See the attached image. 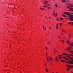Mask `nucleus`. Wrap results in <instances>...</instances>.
I'll list each match as a JSON object with an SVG mask.
<instances>
[{"label": "nucleus", "instance_id": "bb28decb", "mask_svg": "<svg viewBox=\"0 0 73 73\" xmlns=\"http://www.w3.org/2000/svg\"><path fill=\"white\" fill-rule=\"evenodd\" d=\"M43 7H47V6H43Z\"/></svg>", "mask_w": 73, "mask_h": 73}, {"label": "nucleus", "instance_id": "412c9836", "mask_svg": "<svg viewBox=\"0 0 73 73\" xmlns=\"http://www.w3.org/2000/svg\"><path fill=\"white\" fill-rule=\"evenodd\" d=\"M61 31H62V32H64L65 33V32L64 31V30H61Z\"/></svg>", "mask_w": 73, "mask_h": 73}, {"label": "nucleus", "instance_id": "5fc2aeb1", "mask_svg": "<svg viewBox=\"0 0 73 73\" xmlns=\"http://www.w3.org/2000/svg\"><path fill=\"white\" fill-rule=\"evenodd\" d=\"M48 43H49V44H50V42H49L48 41Z\"/></svg>", "mask_w": 73, "mask_h": 73}, {"label": "nucleus", "instance_id": "39448f33", "mask_svg": "<svg viewBox=\"0 0 73 73\" xmlns=\"http://www.w3.org/2000/svg\"><path fill=\"white\" fill-rule=\"evenodd\" d=\"M71 9L68 10V11H73V8H70Z\"/></svg>", "mask_w": 73, "mask_h": 73}, {"label": "nucleus", "instance_id": "393cba45", "mask_svg": "<svg viewBox=\"0 0 73 73\" xmlns=\"http://www.w3.org/2000/svg\"><path fill=\"white\" fill-rule=\"evenodd\" d=\"M60 26L62 25V23H60Z\"/></svg>", "mask_w": 73, "mask_h": 73}, {"label": "nucleus", "instance_id": "7c9ffc66", "mask_svg": "<svg viewBox=\"0 0 73 73\" xmlns=\"http://www.w3.org/2000/svg\"><path fill=\"white\" fill-rule=\"evenodd\" d=\"M67 43H69V42H69V41H67Z\"/></svg>", "mask_w": 73, "mask_h": 73}, {"label": "nucleus", "instance_id": "ddd939ff", "mask_svg": "<svg viewBox=\"0 0 73 73\" xmlns=\"http://www.w3.org/2000/svg\"><path fill=\"white\" fill-rule=\"evenodd\" d=\"M69 48H70V47H68V48H66L67 50H70V49Z\"/></svg>", "mask_w": 73, "mask_h": 73}, {"label": "nucleus", "instance_id": "13d9d810", "mask_svg": "<svg viewBox=\"0 0 73 73\" xmlns=\"http://www.w3.org/2000/svg\"><path fill=\"white\" fill-rule=\"evenodd\" d=\"M58 37H59V38H60V36H58Z\"/></svg>", "mask_w": 73, "mask_h": 73}, {"label": "nucleus", "instance_id": "a19ab883", "mask_svg": "<svg viewBox=\"0 0 73 73\" xmlns=\"http://www.w3.org/2000/svg\"><path fill=\"white\" fill-rule=\"evenodd\" d=\"M46 57H47V60H48V57L47 56Z\"/></svg>", "mask_w": 73, "mask_h": 73}, {"label": "nucleus", "instance_id": "aec40b11", "mask_svg": "<svg viewBox=\"0 0 73 73\" xmlns=\"http://www.w3.org/2000/svg\"><path fill=\"white\" fill-rule=\"evenodd\" d=\"M60 20H64V18H62V17H61L60 18Z\"/></svg>", "mask_w": 73, "mask_h": 73}, {"label": "nucleus", "instance_id": "052dcab7", "mask_svg": "<svg viewBox=\"0 0 73 73\" xmlns=\"http://www.w3.org/2000/svg\"><path fill=\"white\" fill-rule=\"evenodd\" d=\"M68 58H70V56H68Z\"/></svg>", "mask_w": 73, "mask_h": 73}, {"label": "nucleus", "instance_id": "c85d7f7f", "mask_svg": "<svg viewBox=\"0 0 73 73\" xmlns=\"http://www.w3.org/2000/svg\"><path fill=\"white\" fill-rule=\"evenodd\" d=\"M68 37L70 38H71V36H70V35H68Z\"/></svg>", "mask_w": 73, "mask_h": 73}, {"label": "nucleus", "instance_id": "79ce46f5", "mask_svg": "<svg viewBox=\"0 0 73 73\" xmlns=\"http://www.w3.org/2000/svg\"><path fill=\"white\" fill-rule=\"evenodd\" d=\"M45 48H46V49H47V50H48V49L47 48H46V47H45Z\"/></svg>", "mask_w": 73, "mask_h": 73}, {"label": "nucleus", "instance_id": "58836bf2", "mask_svg": "<svg viewBox=\"0 0 73 73\" xmlns=\"http://www.w3.org/2000/svg\"><path fill=\"white\" fill-rule=\"evenodd\" d=\"M70 56H72V57H73V55H72V54L70 55Z\"/></svg>", "mask_w": 73, "mask_h": 73}, {"label": "nucleus", "instance_id": "4d7b16f0", "mask_svg": "<svg viewBox=\"0 0 73 73\" xmlns=\"http://www.w3.org/2000/svg\"><path fill=\"white\" fill-rule=\"evenodd\" d=\"M49 28L50 29H51V28H50V27Z\"/></svg>", "mask_w": 73, "mask_h": 73}, {"label": "nucleus", "instance_id": "1a4fd4ad", "mask_svg": "<svg viewBox=\"0 0 73 73\" xmlns=\"http://www.w3.org/2000/svg\"><path fill=\"white\" fill-rule=\"evenodd\" d=\"M62 54L64 55H67V56H69V54H68L62 53Z\"/></svg>", "mask_w": 73, "mask_h": 73}, {"label": "nucleus", "instance_id": "a18cd8bd", "mask_svg": "<svg viewBox=\"0 0 73 73\" xmlns=\"http://www.w3.org/2000/svg\"><path fill=\"white\" fill-rule=\"evenodd\" d=\"M66 66H69V65H68V64H66Z\"/></svg>", "mask_w": 73, "mask_h": 73}, {"label": "nucleus", "instance_id": "4be33fe9", "mask_svg": "<svg viewBox=\"0 0 73 73\" xmlns=\"http://www.w3.org/2000/svg\"><path fill=\"white\" fill-rule=\"evenodd\" d=\"M71 19L70 20V21H73V18H72L71 19Z\"/></svg>", "mask_w": 73, "mask_h": 73}, {"label": "nucleus", "instance_id": "6e6d98bb", "mask_svg": "<svg viewBox=\"0 0 73 73\" xmlns=\"http://www.w3.org/2000/svg\"><path fill=\"white\" fill-rule=\"evenodd\" d=\"M46 56H47V53L46 52Z\"/></svg>", "mask_w": 73, "mask_h": 73}, {"label": "nucleus", "instance_id": "4468645a", "mask_svg": "<svg viewBox=\"0 0 73 73\" xmlns=\"http://www.w3.org/2000/svg\"><path fill=\"white\" fill-rule=\"evenodd\" d=\"M62 2H66V0H62Z\"/></svg>", "mask_w": 73, "mask_h": 73}, {"label": "nucleus", "instance_id": "72a5a7b5", "mask_svg": "<svg viewBox=\"0 0 73 73\" xmlns=\"http://www.w3.org/2000/svg\"><path fill=\"white\" fill-rule=\"evenodd\" d=\"M48 57H49V59L50 60L51 58H50V56H48Z\"/></svg>", "mask_w": 73, "mask_h": 73}, {"label": "nucleus", "instance_id": "37998d69", "mask_svg": "<svg viewBox=\"0 0 73 73\" xmlns=\"http://www.w3.org/2000/svg\"><path fill=\"white\" fill-rule=\"evenodd\" d=\"M66 70H69V69H67Z\"/></svg>", "mask_w": 73, "mask_h": 73}, {"label": "nucleus", "instance_id": "2f4dec72", "mask_svg": "<svg viewBox=\"0 0 73 73\" xmlns=\"http://www.w3.org/2000/svg\"><path fill=\"white\" fill-rule=\"evenodd\" d=\"M68 23V24H72V22H69Z\"/></svg>", "mask_w": 73, "mask_h": 73}, {"label": "nucleus", "instance_id": "f257e3e1", "mask_svg": "<svg viewBox=\"0 0 73 73\" xmlns=\"http://www.w3.org/2000/svg\"><path fill=\"white\" fill-rule=\"evenodd\" d=\"M64 14H67V15H69L71 14L70 13L67 12H64Z\"/></svg>", "mask_w": 73, "mask_h": 73}, {"label": "nucleus", "instance_id": "f3484780", "mask_svg": "<svg viewBox=\"0 0 73 73\" xmlns=\"http://www.w3.org/2000/svg\"><path fill=\"white\" fill-rule=\"evenodd\" d=\"M62 16H64V17H66V15H62Z\"/></svg>", "mask_w": 73, "mask_h": 73}, {"label": "nucleus", "instance_id": "e433bc0d", "mask_svg": "<svg viewBox=\"0 0 73 73\" xmlns=\"http://www.w3.org/2000/svg\"><path fill=\"white\" fill-rule=\"evenodd\" d=\"M44 30H46V29L44 27Z\"/></svg>", "mask_w": 73, "mask_h": 73}, {"label": "nucleus", "instance_id": "de8ad7c7", "mask_svg": "<svg viewBox=\"0 0 73 73\" xmlns=\"http://www.w3.org/2000/svg\"><path fill=\"white\" fill-rule=\"evenodd\" d=\"M71 60L72 61V62H73V60Z\"/></svg>", "mask_w": 73, "mask_h": 73}, {"label": "nucleus", "instance_id": "9d476101", "mask_svg": "<svg viewBox=\"0 0 73 73\" xmlns=\"http://www.w3.org/2000/svg\"><path fill=\"white\" fill-rule=\"evenodd\" d=\"M46 60H47V62H49V61H50V59H47V58H46Z\"/></svg>", "mask_w": 73, "mask_h": 73}, {"label": "nucleus", "instance_id": "09e8293b", "mask_svg": "<svg viewBox=\"0 0 73 73\" xmlns=\"http://www.w3.org/2000/svg\"><path fill=\"white\" fill-rule=\"evenodd\" d=\"M62 41H63V42H64V41L62 40H61Z\"/></svg>", "mask_w": 73, "mask_h": 73}, {"label": "nucleus", "instance_id": "7ed1b4c3", "mask_svg": "<svg viewBox=\"0 0 73 73\" xmlns=\"http://www.w3.org/2000/svg\"><path fill=\"white\" fill-rule=\"evenodd\" d=\"M68 17H70V18H68V19H72V18H73V17H73V15H68Z\"/></svg>", "mask_w": 73, "mask_h": 73}, {"label": "nucleus", "instance_id": "3c124183", "mask_svg": "<svg viewBox=\"0 0 73 73\" xmlns=\"http://www.w3.org/2000/svg\"><path fill=\"white\" fill-rule=\"evenodd\" d=\"M46 17V19H48V18H47V17Z\"/></svg>", "mask_w": 73, "mask_h": 73}, {"label": "nucleus", "instance_id": "cd10ccee", "mask_svg": "<svg viewBox=\"0 0 73 73\" xmlns=\"http://www.w3.org/2000/svg\"><path fill=\"white\" fill-rule=\"evenodd\" d=\"M63 58H64V59H67V58L65 57H63Z\"/></svg>", "mask_w": 73, "mask_h": 73}, {"label": "nucleus", "instance_id": "8fccbe9b", "mask_svg": "<svg viewBox=\"0 0 73 73\" xmlns=\"http://www.w3.org/2000/svg\"><path fill=\"white\" fill-rule=\"evenodd\" d=\"M66 60H67V61H69V59H66Z\"/></svg>", "mask_w": 73, "mask_h": 73}, {"label": "nucleus", "instance_id": "e2e57ef3", "mask_svg": "<svg viewBox=\"0 0 73 73\" xmlns=\"http://www.w3.org/2000/svg\"><path fill=\"white\" fill-rule=\"evenodd\" d=\"M72 24H73V22H72Z\"/></svg>", "mask_w": 73, "mask_h": 73}, {"label": "nucleus", "instance_id": "603ef678", "mask_svg": "<svg viewBox=\"0 0 73 73\" xmlns=\"http://www.w3.org/2000/svg\"><path fill=\"white\" fill-rule=\"evenodd\" d=\"M54 53H55V49L54 50Z\"/></svg>", "mask_w": 73, "mask_h": 73}, {"label": "nucleus", "instance_id": "864d4df0", "mask_svg": "<svg viewBox=\"0 0 73 73\" xmlns=\"http://www.w3.org/2000/svg\"><path fill=\"white\" fill-rule=\"evenodd\" d=\"M52 58H50V59H51V60H52Z\"/></svg>", "mask_w": 73, "mask_h": 73}, {"label": "nucleus", "instance_id": "bf43d9fd", "mask_svg": "<svg viewBox=\"0 0 73 73\" xmlns=\"http://www.w3.org/2000/svg\"><path fill=\"white\" fill-rule=\"evenodd\" d=\"M43 29H44V26H43Z\"/></svg>", "mask_w": 73, "mask_h": 73}, {"label": "nucleus", "instance_id": "0eeeda50", "mask_svg": "<svg viewBox=\"0 0 73 73\" xmlns=\"http://www.w3.org/2000/svg\"><path fill=\"white\" fill-rule=\"evenodd\" d=\"M40 9H41V10H44V11H45V10H46V9H45L42 8H40Z\"/></svg>", "mask_w": 73, "mask_h": 73}, {"label": "nucleus", "instance_id": "680f3d73", "mask_svg": "<svg viewBox=\"0 0 73 73\" xmlns=\"http://www.w3.org/2000/svg\"><path fill=\"white\" fill-rule=\"evenodd\" d=\"M48 8H50V7H47Z\"/></svg>", "mask_w": 73, "mask_h": 73}, {"label": "nucleus", "instance_id": "20e7f679", "mask_svg": "<svg viewBox=\"0 0 73 73\" xmlns=\"http://www.w3.org/2000/svg\"><path fill=\"white\" fill-rule=\"evenodd\" d=\"M48 3V1H44L43 3V4H45V5H46V4H47Z\"/></svg>", "mask_w": 73, "mask_h": 73}, {"label": "nucleus", "instance_id": "9b49d317", "mask_svg": "<svg viewBox=\"0 0 73 73\" xmlns=\"http://www.w3.org/2000/svg\"><path fill=\"white\" fill-rule=\"evenodd\" d=\"M55 11H54L53 12V14H52L53 16H54L55 15Z\"/></svg>", "mask_w": 73, "mask_h": 73}, {"label": "nucleus", "instance_id": "6e6552de", "mask_svg": "<svg viewBox=\"0 0 73 73\" xmlns=\"http://www.w3.org/2000/svg\"><path fill=\"white\" fill-rule=\"evenodd\" d=\"M69 7L70 8L71 7H73V5H72L71 4V5H70L69 6Z\"/></svg>", "mask_w": 73, "mask_h": 73}, {"label": "nucleus", "instance_id": "dca6fc26", "mask_svg": "<svg viewBox=\"0 0 73 73\" xmlns=\"http://www.w3.org/2000/svg\"><path fill=\"white\" fill-rule=\"evenodd\" d=\"M61 62H64L65 61L64 60H61Z\"/></svg>", "mask_w": 73, "mask_h": 73}, {"label": "nucleus", "instance_id": "0e129e2a", "mask_svg": "<svg viewBox=\"0 0 73 73\" xmlns=\"http://www.w3.org/2000/svg\"><path fill=\"white\" fill-rule=\"evenodd\" d=\"M61 35H63V34L62 33H61Z\"/></svg>", "mask_w": 73, "mask_h": 73}, {"label": "nucleus", "instance_id": "423d86ee", "mask_svg": "<svg viewBox=\"0 0 73 73\" xmlns=\"http://www.w3.org/2000/svg\"><path fill=\"white\" fill-rule=\"evenodd\" d=\"M60 56L61 57H62V55H58V57L59 58H60V59H61V57H60Z\"/></svg>", "mask_w": 73, "mask_h": 73}, {"label": "nucleus", "instance_id": "49530a36", "mask_svg": "<svg viewBox=\"0 0 73 73\" xmlns=\"http://www.w3.org/2000/svg\"><path fill=\"white\" fill-rule=\"evenodd\" d=\"M56 28H57V29H58V26H56Z\"/></svg>", "mask_w": 73, "mask_h": 73}, {"label": "nucleus", "instance_id": "774afa93", "mask_svg": "<svg viewBox=\"0 0 73 73\" xmlns=\"http://www.w3.org/2000/svg\"><path fill=\"white\" fill-rule=\"evenodd\" d=\"M53 0V1H54V0Z\"/></svg>", "mask_w": 73, "mask_h": 73}, {"label": "nucleus", "instance_id": "2eb2a0df", "mask_svg": "<svg viewBox=\"0 0 73 73\" xmlns=\"http://www.w3.org/2000/svg\"><path fill=\"white\" fill-rule=\"evenodd\" d=\"M70 65H68V69H70Z\"/></svg>", "mask_w": 73, "mask_h": 73}, {"label": "nucleus", "instance_id": "c9c22d12", "mask_svg": "<svg viewBox=\"0 0 73 73\" xmlns=\"http://www.w3.org/2000/svg\"><path fill=\"white\" fill-rule=\"evenodd\" d=\"M66 4H67L68 5H71V4L69 3H67Z\"/></svg>", "mask_w": 73, "mask_h": 73}, {"label": "nucleus", "instance_id": "4c0bfd02", "mask_svg": "<svg viewBox=\"0 0 73 73\" xmlns=\"http://www.w3.org/2000/svg\"><path fill=\"white\" fill-rule=\"evenodd\" d=\"M67 8H70L69 7V6H67Z\"/></svg>", "mask_w": 73, "mask_h": 73}, {"label": "nucleus", "instance_id": "c756f323", "mask_svg": "<svg viewBox=\"0 0 73 73\" xmlns=\"http://www.w3.org/2000/svg\"><path fill=\"white\" fill-rule=\"evenodd\" d=\"M57 13H56V15H55V17H57Z\"/></svg>", "mask_w": 73, "mask_h": 73}, {"label": "nucleus", "instance_id": "f8f14e48", "mask_svg": "<svg viewBox=\"0 0 73 73\" xmlns=\"http://www.w3.org/2000/svg\"><path fill=\"white\" fill-rule=\"evenodd\" d=\"M55 60H56L57 61H58V58H57V56H56Z\"/></svg>", "mask_w": 73, "mask_h": 73}, {"label": "nucleus", "instance_id": "6ab92c4d", "mask_svg": "<svg viewBox=\"0 0 73 73\" xmlns=\"http://www.w3.org/2000/svg\"><path fill=\"white\" fill-rule=\"evenodd\" d=\"M57 21H58L59 20V18H57L56 19Z\"/></svg>", "mask_w": 73, "mask_h": 73}, {"label": "nucleus", "instance_id": "473e14b6", "mask_svg": "<svg viewBox=\"0 0 73 73\" xmlns=\"http://www.w3.org/2000/svg\"><path fill=\"white\" fill-rule=\"evenodd\" d=\"M70 59H71L72 60H73V58L72 57L70 58Z\"/></svg>", "mask_w": 73, "mask_h": 73}, {"label": "nucleus", "instance_id": "ea45409f", "mask_svg": "<svg viewBox=\"0 0 73 73\" xmlns=\"http://www.w3.org/2000/svg\"><path fill=\"white\" fill-rule=\"evenodd\" d=\"M56 25H57L56 26V27H58V24H57V23L56 24Z\"/></svg>", "mask_w": 73, "mask_h": 73}, {"label": "nucleus", "instance_id": "a211bd4d", "mask_svg": "<svg viewBox=\"0 0 73 73\" xmlns=\"http://www.w3.org/2000/svg\"><path fill=\"white\" fill-rule=\"evenodd\" d=\"M70 67H71V68H73V65H70Z\"/></svg>", "mask_w": 73, "mask_h": 73}, {"label": "nucleus", "instance_id": "338daca9", "mask_svg": "<svg viewBox=\"0 0 73 73\" xmlns=\"http://www.w3.org/2000/svg\"><path fill=\"white\" fill-rule=\"evenodd\" d=\"M72 15H73V13H72Z\"/></svg>", "mask_w": 73, "mask_h": 73}, {"label": "nucleus", "instance_id": "f704fd0d", "mask_svg": "<svg viewBox=\"0 0 73 73\" xmlns=\"http://www.w3.org/2000/svg\"><path fill=\"white\" fill-rule=\"evenodd\" d=\"M46 5H48V6H50V5H49V4Z\"/></svg>", "mask_w": 73, "mask_h": 73}, {"label": "nucleus", "instance_id": "b1692460", "mask_svg": "<svg viewBox=\"0 0 73 73\" xmlns=\"http://www.w3.org/2000/svg\"><path fill=\"white\" fill-rule=\"evenodd\" d=\"M46 71L47 72H48V70H47V69L46 68Z\"/></svg>", "mask_w": 73, "mask_h": 73}, {"label": "nucleus", "instance_id": "5701e85b", "mask_svg": "<svg viewBox=\"0 0 73 73\" xmlns=\"http://www.w3.org/2000/svg\"><path fill=\"white\" fill-rule=\"evenodd\" d=\"M56 7H58V6H57V3H56L55 4Z\"/></svg>", "mask_w": 73, "mask_h": 73}, {"label": "nucleus", "instance_id": "69168bd1", "mask_svg": "<svg viewBox=\"0 0 73 73\" xmlns=\"http://www.w3.org/2000/svg\"><path fill=\"white\" fill-rule=\"evenodd\" d=\"M49 19H50V17L49 18Z\"/></svg>", "mask_w": 73, "mask_h": 73}, {"label": "nucleus", "instance_id": "a878e982", "mask_svg": "<svg viewBox=\"0 0 73 73\" xmlns=\"http://www.w3.org/2000/svg\"><path fill=\"white\" fill-rule=\"evenodd\" d=\"M70 53H72V54H73V51H71L70 52Z\"/></svg>", "mask_w": 73, "mask_h": 73}, {"label": "nucleus", "instance_id": "c03bdc74", "mask_svg": "<svg viewBox=\"0 0 73 73\" xmlns=\"http://www.w3.org/2000/svg\"><path fill=\"white\" fill-rule=\"evenodd\" d=\"M50 60H51V61H52V59H50Z\"/></svg>", "mask_w": 73, "mask_h": 73}, {"label": "nucleus", "instance_id": "f03ea898", "mask_svg": "<svg viewBox=\"0 0 73 73\" xmlns=\"http://www.w3.org/2000/svg\"><path fill=\"white\" fill-rule=\"evenodd\" d=\"M69 62H66V63H67V64H73V62L72 61H69Z\"/></svg>", "mask_w": 73, "mask_h": 73}]
</instances>
